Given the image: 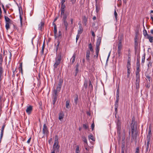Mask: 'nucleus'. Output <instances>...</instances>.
<instances>
[{
    "label": "nucleus",
    "instance_id": "obj_1",
    "mask_svg": "<svg viewBox=\"0 0 153 153\" xmlns=\"http://www.w3.org/2000/svg\"><path fill=\"white\" fill-rule=\"evenodd\" d=\"M135 119L134 117H132L131 124V140L136 139L137 137V125L136 123Z\"/></svg>",
    "mask_w": 153,
    "mask_h": 153
},
{
    "label": "nucleus",
    "instance_id": "obj_2",
    "mask_svg": "<svg viewBox=\"0 0 153 153\" xmlns=\"http://www.w3.org/2000/svg\"><path fill=\"white\" fill-rule=\"evenodd\" d=\"M140 67L137 66L136 67V70L135 72L136 73V92L138 93L139 92V89L140 88L139 83L140 82V75L139 72L140 71Z\"/></svg>",
    "mask_w": 153,
    "mask_h": 153
},
{
    "label": "nucleus",
    "instance_id": "obj_3",
    "mask_svg": "<svg viewBox=\"0 0 153 153\" xmlns=\"http://www.w3.org/2000/svg\"><path fill=\"white\" fill-rule=\"evenodd\" d=\"M62 58L61 53H60L56 54V57L55 58V62L53 65L54 69L57 68L58 65H59Z\"/></svg>",
    "mask_w": 153,
    "mask_h": 153
},
{
    "label": "nucleus",
    "instance_id": "obj_4",
    "mask_svg": "<svg viewBox=\"0 0 153 153\" xmlns=\"http://www.w3.org/2000/svg\"><path fill=\"white\" fill-rule=\"evenodd\" d=\"M101 37H99L97 39L96 43V55H95L94 57L96 58L97 59L98 58V56L100 51V46L101 42Z\"/></svg>",
    "mask_w": 153,
    "mask_h": 153
},
{
    "label": "nucleus",
    "instance_id": "obj_5",
    "mask_svg": "<svg viewBox=\"0 0 153 153\" xmlns=\"http://www.w3.org/2000/svg\"><path fill=\"white\" fill-rule=\"evenodd\" d=\"M58 137L57 135L55 136V138L54 143L53 146V150L56 151V152H59V151L60 146L58 145Z\"/></svg>",
    "mask_w": 153,
    "mask_h": 153
},
{
    "label": "nucleus",
    "instance_id": "obj_6",
    "mask_svg": "<svg viewBox=\"0 0 153 153\" xmlns=\"http://www.w3.org/2000/svg\"><path fill=\"white\" fill-rule=\"evenodd\" d=\"M122 48V45L121 41V40H120L118 45L117 51V53H116L118 58H120L121 55L122 54V53L121 52V50Z\"/></svg>",
    "mask_w": 153,
    "mask_h": 153
},
{
    "label": "nucleus",
    "instance_id": "obj_7",
    "mask_svg": "<svg viewBox=\"0 0 153 153\" xmlns=\"http://www.w3.org/2000/svg\"><path fill=\"white\" fill-rule=\"evenodd\" d=\"M116 122L117 129V133L118 134L119 136L121 137V122L119 119H117V121Z\"/></svg>",
    "mask_w": 153,
    "mask_h": 153
},
{
    "label": "nucleus",
    "instance_id": "obj_8",
    "mask_svg": "<svg viewBox=\"0 0 153 153\" xmlns=\"http://www.w3.org/2000/svg\"><path fill=\"white\" fill-rule=\"evenodd\" d=\"M62 82L63 80L62 79H60L59 80V83L57 86L56 88V89L58 90L59 91H60Z\"/></svg>",
    "mask_w": 153,
    "mask_h": 153
},
{
    "label": "nucleus",
    "instance_id": "obj_9",
    "mask_svg": "<svg viewBox=\"0 0 153 153\" xmlns=\"http://www.w3.org/2000/svg\"><path fill=\"white\" fill-rule=\"evenodd\" d=\"M48 132V130L46 124H44L43 128V133L44 134H47Z\"/></svg>",
    "mask_w": 153,
    "mask_h": 153
},
{
    "label": "nucleus",
    "instance_id": "obj_10",
    "mask_svg": "<svg viewBox=\"0 0 153 153\" xmlns=\"http://www.w3.org/2000/svg\"><path fill=\"white\" fill-rule=\"evenodd\" d=\"M32 110V106L30 105L28 106L26 109V112L28 114H30Z\"/></svg>",
    "mask_w": 153,
    "mask_h": 153
},
{
    "label": "nucleus",
    "instance_id": "obj_11",
    "mask_svg": "<svg viewBox=\"0 0 153 153\" xmlns=\"http://www.w3.org/2000/svg\"><path fill=\"white\" fill-rule=\"evenodd\" d=\"M53 25H54V36L55 38H57V27L56 25V24L54 23L53 22Z\"/></svg>",
    "mask_w": 153,
    "mask_h": 153
},
{
    "label": "nucleus",
    "instance_id": "obj_12",
    "mask_svg": "<svg viewBox=\"0 0 153 153\" xmlns=\"http://www.w3.org/2000/svg\"><path fill=\"white\" fill-rule=\"evenodd\" d=\"M96 11L97 13L100 10V4L99 3H98V2H96Z\"/></svg>",
    "mask_w": 153,
    "mask_h": 153
},
{
    "label": "nucleus",
    "instance_id": "obj_13",
    "mask_svg": "<svg viewBox=\"0 0 153 153\" xmlns=\"http://www.w3.org/2000/svg\"><path fill=\"white\" fill-rule=\"evenodd\" d=\"M44 23L43 22H41L38 25V29L39 30H42V29L44 28Z\"/></svg>",
    "mask_w": 153,
    "mask_h": 153
},
{
    "label": "nucleus",
    "instance_id": "obj_14",
    "mask_svg": "<svg viewBox=\"0 0 153 153\" xmlns=\"http://www.w3.org/2000/svg\"><path fill=\"white\" fill-rule=\"evenodd\" d=\"M90 51L89 50H87L86 51V59L88 61V62H90Z\"/></svg>",
    "mask_w": 153,
    "mask_h": 153
},
{
    "label": "nucleus",
    "instance_id": "obj_15",
    "mask_svg": "<svg viewBox=\"0 0 153 153\" xmlns=\"http://www.w3.org/2000/svg\"><path fill=\"white\" fill-rule=\"evenodd\" d=\"M79 30H78V34H80L83 32V29L82 26V25L80 24H79Z\"/></svg>",
    "mask_w": 153,
    "mask_h": 153
},
{
    "label": "nucleus",
    "instance_id": "obj_16",
    "mask_svg": "<svg viewBox=\"0 0 153 153\" xmlns=\"http://www.w3.org/2000/svg\"><path fill=\"white\" fill-rule=\"evenodd\" d=\"M79 64L78 63H76V64L75 67V76H76L79 72Z\"/></svg>",
    "mask_w": 153,
    "mask_h": 153
},
{
    "label": "nucleus",
    "instance_id": "obj_17",
    "mask_svg": "<svg viewBox=\"0 0 153 153\" xmlns=\"http://www.w3.org/2000/svg\"><path fill=\"white\" fill-rule=\"evenodd\" d=\"M88 18L85 16H84L82 17V22L85 26H86L87 25Z\"/></svg>",
    "mask_w": 153,
    "mask_h": 153
},
{
    "label": "nucleus",
    "instance_id": "obj_18",
    "mask_svg": "<svg viewBox=\"0 0 153 153\" xmlns=\"http://www.w3.org/2000/svg\"><path fill=\"white\" fill-rule=\"evenodd\" d=\"M138 43L137 40V38L136 37L134 39V49L135 51H136L138 48Z\"/></svg>",
    "mask_w": 153,
    "mask_h": 153
},
{
    "label": "nucleus",
    "instance_id": "obj_19",
    "mask_svg": "<svg viewBox=\"0 0 153 153\" xmlns=\"http://www.w3.org/2000/svg\"><path fill=\"white\" fill-rule=\"evenodd\" d=\"M64 116L63 112L62 111L60 112L59 114V119L60 121H62L63 120Z\"/></svg>",
    "mask_w": 153,
    "mask_h": 153
},
{
    "label": "nucleus",
    "instance_id": "obj_20",
    "mask_svg": "<svg viewBox=\"0 0 153 153\" xmlns=\"http://www.w3.org/2000/svg\"><path fill=\"white\" fill-rule=\"evenodd\" d=\"M4 19L5 20V21L6 23H11V22L12 21L8 17L6 16H4Z\"/></svg>",
    "mask_w": 153,
    "mask_h": 153
},
{
    "label": "nucleus",
    "instance_id": "obj_21",
    "mask_svg": "<svg viewBox=\"0 0 153 153\" xmlns=\"http://www.w3.org/2000/svg\"><path fill=\"white\" fill-rule=\"evenodd\" d=\"M131 60H130L129 58H128L127 64V68H131Z\"/></svg>",
    "mask_w": 153,
    "mask_h": 153
},
{
    "label": "nucleus",
    "instance_id": "obj_22",
    "mask_svg": "<svg viewBox=\"0 0 153 153\" xmlns=\"http://www.w3.org/2000/svg\"><path fill=\"white\" fill-rule=\"evenodd\" d=\"M146 38L147 39H149V41L150 42L152 43L153 42V36H151L149 35Z\"/></svg>",
    "mask_w": 153,
    "mask_h": 153
},
{
    "label": "nucleus",
    "instance_id": "obj_23",
    "mask_svg": "<svg viewBox=\"0 0 153 153\" xmlns=\"http://www.w3.org/2000/svg\"><path fill=\"white\" fill-rule=\"evenodd\" d=\"M143 35L144 36H145V38H146L149 35L148 34L147 31L145 29H144L143 30Z\"/></svg>",
    "mask_w": 153,
    "mask_h": 153
},
{
    "label": "nucleus",
    "instance_id": "obj_24",
    "mask_svg": "<svg viewBox=\"0 0 153 153\" xmlns=\"http://www.w3.org/2000/svg\"><path fill=\"white\" fill-rule=\"evenodd\" d=\"M76 56V54L75 53H74L71 59H72V62H71L72 64H73V63L75 61Z\"/></svg>",
    "mask_w": 153,
    "mask_h": 153
},
{
    "label": "nucleus",
    "instance_id": "obj_25",
    "mask_svg": "<svg viewBox=\"0 0 153 153\" xmlns=\"http://www.w3.org/2000/svg\"><path fill=\"white\" fill-rule=\"evenodd\" d=\"M63 21V24L64 26L65 27V29L66 30H67L68 26V23L66 21Z\"/></svg>",
    "mask_w": 153,
    "mask_h": 153
},
{
    "label": "nucleus",
    "instance_id": "obj_26",
    "mask_svg": "<svg viewBox=\"0 0 153 153\" xmlns=\"http://www.w3.org/2000/svg\"><path fill=\"white\" fill-rule=\"evenodd\" d=\"M70 101L69 100H67L66 101V107L67 108H70Z\"/></svg>",
    "mask_w": 153,
    "mask_h": 153
},
{
    "label": "nucleus",
    "instance_id": "obj_27",
    "mask_svg": "<svg viewBox=\"0 0 153 153\" xmlns=\"http://www.w3.org/2000/svg\"><path fill=\"white\" fill-rule=\"evenodd\" d=\"M60 91H59L56 89H54L53 91V95H58V93Z\"/></svg>",
    "mask_w": 153,
    "mask_h": 153
},
{
    "label": "nucleus",
    "instance_id": "obj_28",
    "mask_svg": "<svg viewBox=\"0 0 153 153\" xmlns=\"http://www.w3.org/2000/svg\"><path fill=\"white\" fill-rule=\"evenodd\" d=\"M58 35L57 36V38H58V39H60L62 38V33L61 31L60 30L58 32Z\"/></svg>",
    "mask_w": 153,
    "mask_h": 153
},
{
    "label": "nucleus",
    "instance_id": "obj_29",
    "mask_svg": "<svg viewBox=\"0 0 153 153\" xmlns=\"http://www.w3.org/2000/svg\"><path fill=\"white\" fill-rule=\"evenodd\" d=\"M3 62L2 55L0 53V66L2 67V64Z\"/></svg>",
    "mask_w": 153,
    "mask_h": 153
},
{
    "label": "nucleus",
    "instance_id": "obj_30",
    "mask_svg": "<svg viewBox=\"0 0 153 153\" xmlns=\"http://www.w3.org/2000/svg\"><path fill=\"white\" fill-rule=\"evenodd\" d=\"M57 44L56 45V52H57V51L58 49V48H59V44H60V42L59 40H58L57 41Z\"/></svg>",
    "mask_w": 153,
    "mask_h": 153
},
{
    "label": "nucleus",
    "instance_id": "obj_31",
    "mask_svg": "<svg viewBox=\"0 0 153 153\" xmlns=\"http://www.w3.org/2000/svg\"><path fill=\"white\" fill-rule=\"evenodd\" d=\"M88 47H89V48L90 51H91L93 52L94 50H93V47H92V45H91V43H90L89 44V45H88Z\"/></svg>",
    "mask_w": 153,
    "mask_h": 153
},
{
    "label": "nucleus",
    "instance_id": "obj_32",
    "mask_svg": "<svg viewBox=\"0 0 153 153\" xmlns=\"http://www.w3.org/2000/svg\"><path fill=\"white\" fill-rule=\"evenodd\" d=\"M19 13H20V16H19V17H20V23H21V26H22V18L21 16V13H20V8L19 7Z\"/></svg>",
    "mask_w": 153,
    "mask_h": 153
},
{
    "label": "nucleus",
    "instance_id": "obj_33",
    "mask_svg": "<svg viewBox=\"0 0 153 153\" xmlns=\"http://www.w3.org/2000/svg\"><path fill=\"white\" fill-rule=\"evenodd\" d=\"M45 48V42H44L43 44V45L42 50L41 51V53L42 54H43L44 53V50Z\"/></svg>",
    "mask_w": 153,
    "mask_h": 153
},
{
    "label": "nucleus",
    "instance_id": "obj_34",
    "mask_svg": "<svg viewBox=\"0 0 153 153\" xmlns=\"http://www.w3.org/2000/svg\"><path fill=\"white\" fill-rule=\"evenodd\" d=\"M5 125H4L2 127L1 130V135H2V134H3L4 133V127H5Z\"/></svg>",
    "mask_w": 153,
    "mask_h": 153
},
{
    "label": "nucleus",
    "instance_id": "obj_35",
    "mask_svg": "<svg viewBox=\"0 0 153 153\" xmlns=\"http://www.w3.org/2000/svg\"><path fill=\"white\" fill-rule=\"evenodd\" d=\"M88 139L89 140H91L93 141H95V139L92 134L88 136Z\"/></svg>",
    "mask_w": 153,
    "mask_h": 153
},
{
    "label": "nucleus",
    "instance_id": "obj_36",
    "mask_svg": "<svg viewBox=\"0 0 153 153\" xmlns=\"http://www.w3.org/2000/svg\"><path fill=\"white\" fill-rule=\"evenodd\" d=\"M63 16V17H62V20L63 21H66V19L67 18V15L65 14H62Z\"/></svg>",
    "mask_w": 153,
    "mask_h": 153
},
{
    "label": "nucleus",
    "instance_id": "obj_37",
    "mask_svg": "<svg viewBox=\"0 0 153 153\" xmlns=\"http://www.w3.org/2000/svg\"><path fill=\"white\" fill-rule=\"evenodd\" d=\"M11 23H6L5 27L7 30H8L10 28L9 24Z\"/></svg>",
    "mask_w": 153,
    "mask_h": 153
},
{
    "label": "nucleus",
    "instance_id": "obj_38",
    "mask_svg": "<svg viewBox=\"0 0 153 153\" xmlns=\"http://www.w3.org/2000/svg\"><path fill=\"white\" fill-rule=\"evenodd\" d=\"M89 88L91 89H93V85L91 84V81L90 80H89Z\"/></svg>",
    "mask_w": 153,
    "mask_h": 153
},
{
    "label": "nucleus",
    "instance_id": "obj_39",
    "mask_svg": "<svg viewBox=\"0 0 153 153\" xmlns=\"http://www.w3.org/2000/svg\"><path fill=\"white\" fill-rule=\"evenodd\" d=\"M8 56L9 57V62L11 61V58L12 57L11 53L10 52H9L8 53Z\"/></svg>",
    "mask_w": 153,
    "mask_h": 153
},
{
    "label": "nucleus",
    "instance_id": "obj_40",
    "mask_svg": "<svg viewBox=\"0 0 153 153\" xmlns=\"http://www.w3.org/2000/svg\"><path fill=\"white\" fill-rule=\"evenodd\" d=\"M116 99H119V91L118 89L117 90Z\"/></svg>",
    "mask_w": 153,
    "mask_h": 153
},
{
    "label": "nucleus",
    "instance_id": "obj_41",
    "mask_svg": "<svg viewBox=\"0 0 153 153\" xmlns=\"http://www.w3.org/2000/svg\"><path fill=\"white\" fill-rule=\"evenodd\" d=\"M119 99H116V100L114 104V106H118Z\"/></svg>",
    "mask_w": 153,
    "mask_h": 153
},
{
    "label": "nucleus",
    "instance_id": "obj_42",
    "mask_svg": "<svg viewBox=\"0 0 153 153\" xmlns=\"http://www.w3.org/2000/svg\"><path fill=\"white\" fill-rule=\"evenodd\" d=\"M88 84V82L87 81L85 80L84 83V86L85 88H87V87Z\"/></svg>",
    "mask_w": 153,
    "mask_h": 153
},
{
    "label": "nucleus",
    "instance_id": "obj_43",
    "mask_svg": "<svg viewBox=\"0 0 153 153\" xmlns=\"http://www.w3.org/2000/svg\"><path fill=\"white\" fill-rule=\"evenodd\" d=\"M53 104L54 105L56 103V101L57 100V98L54 97H53Z\"/></svg>",
    "mask_w": 153,
    "mask_h": 153
},
{
    "label": "nucleus",
    "instance_id": "obj_44",
    "mask_svg": "<svg viewBox=\"0 0 153 153\" xmlns=\"http://www.w3.org/2000/svg\"><path fill=\"white\" fill-rule=\"evenodd\" d=\"M145 54H144L142 58V63H144L145 62Z\"/></svg>",
    "mask_w": 153,
    "mask_h": 153
},
{
    "label": "nucleus",
    "instance_id": "obj_45",
    "mask_svg": "<svg viewBox=\"0 0 153 153\" xmlns=\"http://www.w3.org/2000/svg\"><path fill=\"white\" fill-rule=\"evenodd\" d=\"M140 67V60L137 58V67Z\"/></svg>",
    "mask_w": 153,
    "mask_h": 153
},
{
    "label": "nucleus",
    "instance_id": "obj_46",
    "mask_svg": "<svg viewBox=\"0 0 153 153\" xmlns=\"http://www.w3.org/2000/svg\"><path fill=\"white\" fill-rule=\"evenodd\" d=\"M82 140L87 145V141L85 137H82Z\"/></svg>",
    "mask_w": 153,
    "mask_h": 153
},
{
    "label": "nucleus",
    "instance_id": "obj_47",
    "mask_svg": "<svg viewBox=\"0 0 153 153\" xmlns=\"http://www.w3.org/2000/svg\"><path fill=\"white\" fill-rule=\"evenodd\" d=\"M78 100V95H76V97L74 99V102L76 105L77 103V101Z\"/></svg>",
    "mask_w": 153,
    "mask_h": 153
},
{
    "label": "nucleus",
    "instance_id": "obj_48",
    "mask_svg": "<svg viewBox=\"0 0 153 153\" xmlns=\"http://www.w3.org/2000/svg\"><path fill=\"white\" fill-rule=\"evenodd\" d=\"M79 147L78 146H76V149L75 152L76 153H79Z\"/></svg>",
    "mask_w": 153,
    "mask_h": 153
},
{
    "label": "nucleus",
    "instance_id": "obj_49",
    "mask_svg": "<svg viewBox=\"0 0 153 153\" xmlns=\"http://www.w3.org/2000/svg\"><path fill=\"white\" fill-rule=\"evenodd\" d=\"M83 127L85 129H87L88 128V126L86 124H83Z\"/></svg>",
    "mask_w": 153,
    "mask_h": 153
},
{
    "label": "nucleus",
    "instance_id": "obj_50",
    "mask_svg": "<svg viewBox=\"0 0 153 153\" xmlns=\"http://www.w3.org/2000/svg\"><path fill=\"white\" fill-rule=\"evenodd\" d=\"M149 146L146 145V153L148 151H150V149H149Z\"/></svg>",
    "mask_w": 153,
    "mask_h": 153
},
{
    "label": "nucleus",
    "instance_id": "obj_51",
    "mask_svg": "<svg viewBox=\"0 0 153 153\" xmlns=\"http://www.w3.org/2000/svg\"><path fill=\"white\" fill-rule=\"evenodd\" d=\"M151 139V136H147V141L148 142H150Z\"/></svg>",
    "mask_w": 153,
    "mask_h": 153
},
{
    "label": "nucleus",
    "instance_id": "obj_52",
    "mask_svg": "<svg viewBox=\"0 0 153 153\" xmlns=\"http://www.w3.org/2000/svg\"><path fill=\"white\" fill-rule=\"evenodd\" d=\"M115 107V116L117 113V108L118 106H114Z\"/></svg>",
    "mask_w": 153,
    "mask_h": 153
},
{
    "label": "nucleus",
    "instance_id": "obj_53",
    "mask_svg": "<svg viewBox=\"0 0 153 153\" xmlns=\"http://www.w3.org/2000/svg\"><path fill=\"white\" fill-rule=\"evenodd\" d=\"M146 79H148L149 82H150L151 78L150 76L149 75H147L146 76Z\"/></svg>",
    "mask_w": 153,
    "mask_h": 153
},
{
    "label": "nucleus",
    "instance_id": "obj_54",
    "mask_svg": "<svg viewBox=\"0 0 153 153\" xmlns=\"http://www.w3.org/2000/svg\"><path fill=\"white\" fill-rule=\"evenodd\" d=\"M94 121L93 120V123H92L91 124V128L92 130H94Z\"/></svg>",
    "mask_w": 153,
    "mask_h": 153
},
{
    "label": "nucleus",
    "instance_id": "obj_55",
    "mask_svg": "<svg viewBox=\"0 0 153 153\" xmlns=\"http://www.w3.org/2000/svg\"><path fill=\"white\" fill-rule=\"evenodd\" d=\"M145 85L147 88H149L150 85V82H148L147 83H146Z\"/></svg>",
    "mask_w": 153,
    "mask_h": 153
},
{
    "label": "nucleus",
    "instance_id": "obj_56",
    "mask_svg": "<svg viewBox=\"0 0 153 153\" xmlns=\"http://www.w3.org/2000/svg\"><path fill=\"white\" fill-rule=\"evenodd\" d=\"M114 16H115V19L116 20H117V13L116 10H115V11H114Z\"/></svg>",
    "mask_w": 153,
    "mask_h": 153
},
{
    "label": "nucleus",
    "instance_id": "obj_57",
    "mask_svg": "<svg viewBox=\"0 0 153 153\" xmlns=\"http://www.w3.org/2000/svg\"><path fill=\"white\" fill-rule=\"evenodd\" d=\"M19 70H22V63H20L19 67Z\"/></svg>",
    "mask_w": 153,
    "mask_h": 153
},
{
    "label": "nucleus",
    "instance_id": "obj_58",
    "mask_svg": "<svg viewBox=\"0 0 153 153\" xmlns=\"http://www.w3.org/2000/svg\"><path fill=\"white\" fill-rule=\"evenodd\" d=\"M152 63L149 62L148 65V69L149 68L151 67H152Z\"/></svg>",
    "mask_w": 153,
    "mask_h": 153
},
{
    "label": "nucleus",
    "instance_id": "obj_59",
    "mask_svg": "<svg viewBox=\"0 0 153 153\" xmlns=\"http://www.w3.org/2000/svg\"><path fill=\"white\" fill-rule=\"evenodd\" d=\"M125 143H122L121 145V149H125Z\"/></svg>",
    "mask_w": 153,
    "mask_h": 153
},
{
    "label": "nucleus",
    "instance_id": "obj_60",
    "mask_svg": "<svg viewBox=\"0 0 153 153\" xmlns=\"http://www.w3.org/2000/svg\"><path fill=\"white\" fill-rule=\"evenodd\" d=\"M79 34H77L76 35V42H77L78 40L79 39Z\"/></svg>",
    "mask_w": 153,
    "mask_h": 153
},
{
    "label": "nucleus",
    "instance_id": "obj_61",
    "mask_svg": "<svg viewBox=\"0 0 153 153\" xmlns=\"http://www.w3.org/2000/svg\"><path fill=\"white\" fill-rule=\"evenodd\" d=\"M131 68H127V74H130L131 73Z\"/></svg>",
    "mask_w": 153,
    "mask_h": 153
},
{
    "label": "nucleus",
    "instance_id": "obj_62",
    "mask_svg": "<svg viewBox=\"0 0 153 153\" xmlns=\"http://www.w3.org/2000/svg\"><path fill=\"white\" fill-rule=\"evenodd\" d=\"M135 153H139V147H137L136 148Z\"/></svg>",
    "mask_w": 153,
    "mask_h": 153
},
{
    "label": "nucleus",
    "instance_id": "obj_63",
    "mask_svg": "<svg viewBox=\"0 0 153 153\" xmlns=\"http://www.w3.org/2000/svg\"><path fill=\"white\" fill-rule=\"evenodd\" d=\"M61 8H65V4H61Z\"/></svg>",
    "mask_w": 153,
    "mask_h": 153
},
{
    "label": "nucleus",
    "instance_id": "obj_64",
    "mask_svg": "<svg viewBox=\"0 0 153 153\" xmlns=\"http://www.w3.org/2000/svg\"><path fill=\"white\" fill-rule=\"evenodd\" d=\"M91 33H92V36L94 37H95V35L94 31H91Z\"/></svg>",
    "mask_w": 153,
    "mask_h": 153
}]
</instances>
